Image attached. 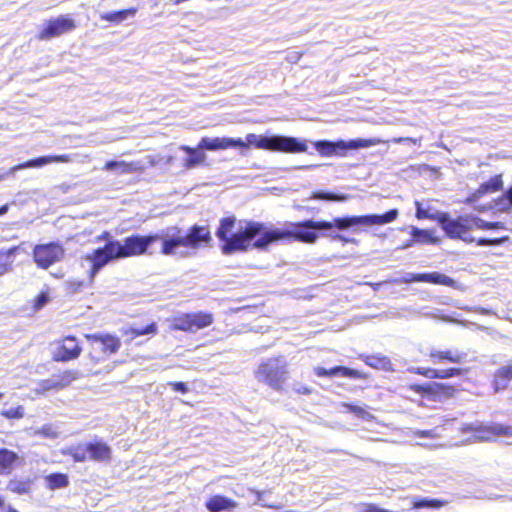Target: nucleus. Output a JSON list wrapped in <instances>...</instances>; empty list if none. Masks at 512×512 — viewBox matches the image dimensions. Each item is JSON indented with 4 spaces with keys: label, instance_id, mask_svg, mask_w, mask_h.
I'll use <instances>...</instances> for the list:
<instances>
[{
    "label": "nucleus",
    "instance_id": "obj_56",
    "mask_svg": "<svg viewBox=\"0 0 512 512\" xmlns=\"http://www.w3.org/2000/svg\"><path fill=\"white\" fill-rule=\"evenodd\" d=\"M73 285H75V290H76V289H79L80 287H82L83 283L82 282H77V283H73Z\"/></svg>",
    "mask_w": 512,
    "mask_h": 512
},
{
    "label": "nucleus",
    "instance_id": "obj_15",
    "mask_svg": "<svg viewBox=\"0 0 512 512\" xmlns=\"http://www.w3.org/2000/svg\"><path fill=\"white\" fill-rule=\"evenodd\" d=\"M72 158L68 154H62V155H47V156H41L35 159H30L28 161H25L23 163L17 164L14 167L11 168V171H17L22 170L26 168H38L50 163H69L71 162Z\"/></svg>",
    "mask_w": 512,
    "mask_h": 512
},
{
    "label": "nucleus",
    "instance_id": "obj_3",
    "mask_svg": "<svg viewBox=\"0 0 512 512\" xmlns=\"http://www.w3.org/2000/svg\"><path fill=\"white\" fill-rule=\"evenodd\" d=\"M157 235L127 237L123 242L114 240L107 242L103 247L95 249L86 256L91 263L89 281L93 282L96 275L111 261L131 256L141 255L147 252L149 246L158 240Z\"/></svg>",
    "mask_w": 512,
    "mask_h": 512
},
{
    "label": "nucleus",
    "instance_id": "obj_51",
    "mask_svg": "<svg viewBox=\"0 0 512 512\" xmlns=\"http://www.w3.org/2000/svg\"><path fill=\"white\" fill-rule=\"evenodd\" d=\"M236 218L235 216H227L220 220V224H235Z\"/></svg>",
    "mask_w": 512,
    "mask_h": 512
},
{
    "label": "nucleus",
    "instance_id": "obj_7",
    "mask_svg": "<svg viewBox=\"0 0 512 512\" xmlns=\"http://www.w3.org/2000/svg\"><path fill=\"white\" fill-rule=\"evenodd\" d=\"M381 143L380 139L370 138V139H353L348 142L345 141H337L330 142L326 140H321L315 142V149L319 152L321 156L329 157L338 152V150H348V149H359V148H368L371 146H375Z\"/></svg>",
    "mask_w": 512,
    "mask_h": 512
},
{
    "label": "nucleus",
    "instance_id": "obj_2",
    "mask_svg": "<svg viewBox=\"0 0 512 512\" xmlns=\"http://www.w3.org/2000/svg\"><path fill=\"white\" fill-rule=\"evenodd\" d=\"M249 146L272 152L291 154L306 152L308 149V145L305 140H299L295 137L282 135L267 137L249 133L246 135L245 141L241 138L202 137L198 142L197 147H190L187 145H182L180 147V149L188 155V157L183 160V167L186 170H191L198 166L207 165V155L204 152L205 150L217 151L230 148L246 150Z\"/></svg>",
    "mask_w": 512,
    "mask_h": 512
},
{
    "label": "nucleus",
    "instance_id": "obj_57",
    "mask_svg": "<svg viewBox=\"0 0 512 512\" xmlns=\"http://www.w3.org/2000/svg\"><path fill=\"white\" fill-rule=\"evenodd\" d=\"M386 282H379V283H376L374 284V289L376 290L378 287L382 286L383 284H385Z\"/></svg>",
    "mask_w": 512,
    "mask_h": 512
},
{
    "label": "nucleus",
    "instance_id": "obj_11",
    "mask_svg": "<svg viewBox=\"0 0 512 512\" xmlns=\"http://www.w3.org/2000/svg\"><path fill=\"white\" fill-rule=\"evenodd\" d=\"M461 430L463 432L473 431L475 433V437L480 440H487L491 436H512V427L499 423H492L486 426L480 425L477 427L465 425Z\"/></svg>",
    "mask_w": 512,
    "mask_h": 512
},
{
    "label": "nucleus",
    "instance_id": "obj_26",
    "mask_svg": "<svg viewBox=\"0 0 512 512\" xmlns=\"http://www.w3.org/2000/svg\"><path fill=\"white\" fill-rule=\"evenodd\" d=\"M190 315L193 332L210 326L214 321L213 315L209 312L200 311L196 313H190Z\"/></svg>",
    "mask_w": 512,
    "mask_h": 512
},
{
    "label": "nucleus",
    "instance_id": "obj_4",
    "mask_svg": "<svg viewBox=\"0 0 512 512\" xmlns=\"http://www.w3.org/2000/svg\"><path fill=\"white\" fill-rule=\"evenodd\" d=\"M208 226H191L185 236H172L162 239L161 252L176 258H186L195 254L202 242L210 240Z\"/></svg>",
    "mask_w": 512,
    "mask_h": 512
},
{
    "label": "nucleus",
    "instance_id": "obj_23",
    "mask_svg": "<svg viewBox=\"0 0 512 512\" xmlns=\"http://www.w3.org/2000/svg\"><path fill=\"white\" fill-rule=\"evenodd\" d=\"M512 380V365L502 366L496 370L493 380L495 393L505 390Z\"/></svg>",
    "mask_w": 512,
    "mask_h": 512
},
{
    "label": "nucleus",
    "instance_id": "obj_16",
    "mask_svg": "<svg viewBox=\"0 0 512 512\" xmlns=\"http://www.w3.org/2000/svg\"><path fill=\"white\" fill-rule=\"evenodd\" d=\"M428 356L433 363L447 361L454 364H462L465 362L468 354L458 349L439 350L437 348H431Z\"/></svg>",
    "mask_w": 512,
    "mask_h": 512
},
{
    "label": "nucleus",
    "instance_id": "obj_47",
    "mask_svg": "<svg viewBox=\"0 0 512 512\" xmlns=\"http://www.w3.org/2000/svg\"><path fill=\"white\" fill-rule=\"evenodd\" d=\"M391 142H393L395 144L412 143V144L416 145L419 143V140L415 139V138H411V137H397V138H393L391 140Z\"/></svg>",
    "mask_w": 512,
    "mask_h": 512
},
{
    "label": "nucleus",
    "instance_id": "obj_40",
    "mask_svg": "<svg viewBox=\"0 0 512 512\" xmlns=\"http://www.w3.org/2000/svg\"><path fill=\"white\" fill-rule=\"evenodd\" d=\"M70 455L72 456V458L75 462L86 461L87 455H88L87 444L85 445V447L79 446L76 448H72L70 451Z\"/></svg>",
    "mask_w": 512,
    "mask_h": 512
},
{
    "label": "nucleus",
    "instance_id": "obj_49",
    "mask_svg": "<svg viewBox=\"0 0 512 512\" xmlns=\"http://www.w3.org/2000/svg\"><path fill=\"white\" fill-rule=\"evenodd\" d=\"M501 242L500 239L494 238V239H488V238H479L478 244L479 245H496Z\"/></svg>",
    "mask_w": 512,
    "mask_h": 512
},
{
    "label": "nucleus",
    "instance_id": "obj_20",
    "mask_svg": "<svg viewBox=\"0 0 512 512\" xmlns=\"http://www.w3.org/2000/svg\"><path fill=\"white\" fill-rule=\"evenodd\" d=\"M205 507L209 512H231L238 507V503L224 495H213L206 503Z\"/></svg>",
    "mask_w": 512,
    "mask_h": 512
},
{
    "label": "nucleus",
    "instance_id": "obj_59",
    "mask_svg": "<svg viewBox=\"0 0 512 512\" xmlns=\"http://www.w3.org/2000/svg\"><path fill=\"white\" fill-rule=\"evenodd\" d=\"M7 512H18L16 509L12 508V507H9Z\"/></svg>",
    "mask_w": 512,
    "mask_h": 512
},
{
    "label": "nucleus",
    "instance_id": "obj_35",
    "mask_svg": "<svg viewBox=\"0 0 512 512\" xmlns=\"http://www.w3.org/2000/svg\"><path fill=\"white\" fill-rule=\"evenodd\" d=\"M495 204L500 210L512 207V185L496 199Z\"/></svg>",
    "mask_w": 512,
    "mask_h": 512
},
{
    "label": "nucleus",
    "instance_id": "obj_44",
    "mask_svg": "<svg viewBox=\"0 0 512 512\" xmlns=\"http://www.w3.org/2000/svg\"><path fill=\"white\" fill-rule=\"evenodd\" d=\"M49 301V296L47 293H40L36 299H35V303H34V309L35 310H40L42 309Z\"/></svg>",
    "mask_w": 512,
    "mask_h": 512
},
{
    "label": "nucleus",
    "instance_id": "obj_24",
    "mask_svg": "<svg viewBox=\"0 0 512 512\" xmlns=\"http://www.w3.org/2000/svg\"><path fill=\"white\" fill-rule=\"evenodd\" d=\"M88 456L94 461H105L110 459L111 448L104 442L87 443Z\"/></svg>",
    "mask_w": 512,
    "mask_h": 512
},
{
    "label": "nucleus",
    "instance_id": "obj_9",
    "mask_svg": "<svg viewBox=\"0 0 512 512\" xmlns=\"http://www.w3.org/2000/svg\"><path fill=\"white\" fill-rule=\"evenodd\" d=\"M63 255L64 250L57 243L37 245L33 251V257L36 264L43 269H47L54 263L60 261Z\"/></svg>",
    "mask_w": 512,
    "mask_h": 512
},
{
    "label": "nucleus",
    "instance_id": "obj_14",
    "mask_svg": "<svg viewBox=\"0 0 512 512\" xmlns=\"http://www.w3.org/2000/svg\"><path fill=\"white\" fill-rule=\"evenodd\" d=\"M85 338L90 341L92 345H100L102 350L109 354L116 353L121 347L120 339L109 333L85 334Z\"/></svg>",
    "mask_w": 512,
    "mask_h": 512
},
{
    "label": "nucleus",
    "instance_id": "obj_61",
    "mask_svg": "<svg viewBox=\"0 0 512 512\" xmlns=\"http://www.w3.org/2000/svg\"><path fill=\"white\" fill-rule=\"evenodd\" d=\"M3 396H4V394L0 392V399H2Z\"/></svg>",
    "mask_w": 512,
    "mask_h": 512
},
{
    "label": "nucleus",
    "instance_id": "obj_34",
    "mask_svg": "<svg viewBox=\"0 0 512 512\" xmlns=\"http://www.w3.org/2000/svg\"><path fill=\"white\" fill-rule=\"evenodd\" d=\"M343 407H345L350 413H353L354 415H356L358 418H360L362 420L369 421L374 418V416L371 413H369L368 411H366L363 407L353 405V404H348V403H344Z\"/></svg>",
    "mask_w": 512,
    "mask_h": 512
},
{
    "label": "nucleus",
    "instance_id": "obj_29",
    "mask_svg": "<svg viewBox=\"0 0 512 512\" xmlns=\"http://www.w3.org/2000/svg\"><path fill=\"white\" fill-rule=\"evenodd\" d=\"M364 361L368 366L376 369L389 370L391 367V361L386 356L370 355L366 356Z\"/></svg>",
    "mask_w": 512,
    "mask_h": 512
},
{
    "label": "nucleus",
    "instance_id": "obj_10",
    "mask_svg": "<svg viewBox=\"0 0 512 512\" xmlns=\"http://www.w3.org/2000/svg\"><path fill=\"white\" fill-rule=\"evenodd\" d=\"M82 348L79 346L77 340L73 336H67L56 344L55 351L53 352V359L55 361H69L79 357Z\"/></svg>",
    "mask_w": 512,
    "mask_h": 512
},
{
    "label": "nucleus",
    "instance_id": "obj_22",
    "mask_svg": "<svg viewBox=\"0 0 512 512\" xmlns=\"http://www.w3.org/2000/svg\"><path fill=\"white\" fill-rule=\"evenodd\" d=\"M137 11L138 10L136 7H130V8H126V9L117 10V11L106 12V13H102L100 15V19L102 21H106L110 24L118 25V24L124 22L128 18L134 17L136 15Z\"/></svg>",
    "mask_w": 512,
    "mask_h": 512
},
{
    "label": "nucleus",
    "instance_id": "obj_17",
    "mask_svg": "<svg viewBox=\"0 0 512 512\" xmlns=\"http://www.w3.org/2000/svg\"><path fill=\"white\" fill-rule=\"evenodd\" d=\"M74 379L72 372L65 371L61 375L53 376L49 379L41 380L38 383V388L35 389L37 393H44L50 390H59L67 387Z\"/></svg>",
    "mask_w": 512,
    "mask_h": 512
},
{
    "label": "nucleus",
    "instance_id": "obj_13",
    "mask_svg": "<svg viewBox=\"0 0 512 512\" xmlns=\"http://www.w3.org/2000/svg\"><path fill=\"white\" fill-rule=\"evenodd\" d=\"M416 217L418 220L435 221L438 224H459L457 221H451L447 213L441 212L431 205L423 206L416 203Z\"/></svg>",
    "mask_w": 512,
    "mask_h": 512
},
{
    "label": "nucleus",
    "instance_id": "obj_5",
    "mask_svg": "<svg viewBox=\"0 0 512 512\" xmlns=\"http://www.w3.org/2000/svg\"><path fill=\"white\" fill-rule=\"evenodd\" d=\"M287 362L284 357L264 360L255 371V378L270 388L280 391L288 379Z\"/></svg>",
    "mask_w": 512,
    "mask_h": 512
},
{
    "label": "nucleus",
    "instance_id": "obj_42",
    "mask_svg": "<svg viewBox=\"0 0 512 512\" xmlns=\"http://www.w3.org/2000/svg\"><path fill=\"white\" fill-rule=\"evenodd\" d=\"M414 435L417 437L437 438L440 434L438 433V428H434L429 430H416L414 431Z\"/></svg>",
    "mask_w": 512,
    "mask_h": 512
},
{
    "label": "nucleus",
    "instance_id": "obj_8",
    "mask_svg": "<svg viewBox=\"0 0 512 512\" xmlns=\"http://www.w3.org/2000/svg\"><path fill=\"white\" fill-rule=\"evenodd\" d=\"M390 282L395 284L413 283V282H427L436 285H444L448 287H455L456 281L451 277L440 272L428 273H404L401 277L394 278Z\"/></svg>",
    "mask_w": 512,
    "mask_h": 512
},
{
    "label": "nucleus",
    "instance_id": "obj_45",
    "mask_svg": "<svg viewBox=\"0 0 512 512\" xmlns=\"http://www.w3.org/2000/svg\"><path fill=\"white\" fill-rule=\"evenodd\" d=\"M416 373L427 378L433 379L436 378L438 370L433 368H418Z\"/></svg>",
    "mask_w": 512,
    "mask_h": 512
},
{
    "label": "nucleus",
    "instance_id": "obj_54",
    "mask_svg": "<svg viewBox=\"0 0 512 512\" xmlns=\"http://www.w3.org/2000/svg\"><path fill=\"white\" fill-rule=\"evenodd\" d=\"M442 320H444V321H450V322H454V323H458V321H457V320L451 319V318H449V317H447V316H443V317H442Z\"/></svg>",
    "mask_w": 512,
    "mask_h": 512
},
{
    "label": "nucleus",
    "instance_id": "obj_39",
    "mask_svg": "<svg viewBox=\"0 0 512 512\" xmlns=\"http://www.w3.org/2000/svg\"><path fill=\"white\" fill-rule=\"evenodd\" d=\"M35 434L43 436L48 439H56L59 435L58 431L52 425L49 424L43 425L35 432Z\"/></svg>",
    "mask_w": 512,
    "mask_h": 512
},
{
    "label": "nucleus",
    "instance_id": "obj_37",
    "mask_svg": "<svg viewBox=\"0 0 512 512\" xmlns=\"http://www.w3.org/2000/svg\"><path fill=\"white\" fill-rule=\"evenodd\" d=\"M445 504L444 501L438 499L423 498L414 502L413 507L420 508H440Z\"/></svg>",
    "mask_w": 512,
    "mask_h": 512
},
{
    "label": "nucleus",
    "instance_id": "obj_25",
    "mask_svg": "<svg viewBox=\"0 0 512 512\" xmlns=\"http://www.w3.org/2000/svg\"><path fill=\"white\" fill-rule=\"evenodd\" d=\"M17 459L18 455L15 452L7 448H0V475L10 473Z\"/></svg>",
    "mask_w": 512,
    "mask_h": 512
},
{
    "label": "nucleus",
    "instance_id": "obj_30",
    "mask_svg": "<svg viewBox=\"0 0 512 512\" xmlns=\"http://www.w3.org/2000/svg\"><path fill=\"white\" fill-rule=\"evenodd\" d=\"M472 226H441L442 230L451 237H459L465 241H474V239H468V234Z\"/></svg>",
    "mask_w": 512,
    "mask_h": 512
},
{
    "label": "nucleus",
    "instance_id": "obj_31",
    "mask_svg": "<svg viewBox=\"0 0 512 512\" xmlns=\"http://www.w3.org/2000/svg\"><path fill=\"white\" fill-rule=\"evenodd\" d=\"M46 482L51 490L66 487L69 483L68 477L62 473H53L46 477Z\"/></svg>",
    "mask_w": 512,
    "mask_h": 512
},
{
    "label": "nucleus",
    "instance_id": "obj_52",
    "mask_svg": "<svg viewBox=\"0 0 512 512\" xmlns=\"http://www.w3.org/2000/svg\"><path fill=\"white\" fill-rule=\"evenodd\" d=\"M296 224H305V225H308V224H329L328 222H314L312 220H305V221H301V222H297Z\"/></svg>",
    "mask_w": 512,
    "mask_h": 512
},
{
    "label": "nucleus",
    "instance_id": "obj_28",
    "mask_svg": "<svg viewBox=\"0 0 512 512\" xmlns=\"http://www.w3.org/2000/svg\"><path fill=\"white\" fill-rule=\"evenodd\" d=\"M17 250V247H11L8 250L0 251V276L11 271L13 264L12 257L16 254Z\"/></svg>",
    "mask_w": 512,
    "mask_h": 512
},
{
    "label": "nucleus",
    "instance_id": "obj_38",
    "mask_svg": "<svg viewBox=\"0 0 512 512\" xmlns=\"http://www.w3.org/2000/svg\"><path fill=\"white\" fill-rule=\"evenodd\" d=\"M1 416L6 419H21L24 417L23 406H17L15 408L4 409L1 411Z\"/></svg>",
    "mask_w": 512,
    "mask_h": 512
},
{
    "label": "nucleus",
    "instance_id": "obj_27",
    "mask_svg": "<svg viewBox=\"0 0 512 512\" xmlns=\"http://www.w3.org/2000/svg\"><path fill=\"white\" fill-rule=\"evenodd\" d=\"M413 230L411 235L413 240L423 244H434L438 242V237L434 235V230L419 229L416 226H412Z\"/></svg>",
    "mask_w": 512,
    "mask_h": 512
},
{
    "label": "nucleus",
    "instance_id": "obj_12",
    "mask_svg": "<svg viewBox=\"0 0 512 512\" xmlns=\"http://www.w3.org/2000/svg\"><path fill=\"white\" fill-rule=\"evenodd\" d=\"M398 211L391 209L382 215H364L335 219L334 224H386L396 219Z\"/></svg>",
    "mask_w": 512,
    "mask_h": 512
},
{
    "label": "nucleus",
    "instance_id": "obj_53",
    "mask_svg": "<svg viewBox=\"0 0 512 512\" xmlns=\"http://www.w3.org/2000/svg\"><path fill=\"white\" fill-rule=\"evenodd\" d=\"M297 392L304 395H308L311 393V390L308 387H300L297 389Z\"/></svg>",
    "mask_w": 512,
    "mask_h": 512
},
{
    "label": "nucleus",
    "instance_id": "obj_36",
    "mask_svg": "<svg viewBox=\"0 0 512 512\" xmlns=\"http://www.w3.org/2000/svg\"><path fill=\"white\" fill-rule=\"evenodd\" d=\"M157 327L155 323L148 324L144 327H132L129 329V331H126L125 333H131L132 337H138L143 335H149L156 333Z\"/></svg>",
    "mask_w": 512,
    "mask_h": 512
},
{
    "label": "nucleus",
    "instance_id": "obj_55",
    "mask_svg": "<svg viewBox=\"0 0 512 512\" xmlns=\"http://www.w3.org/2000/svg\"><path fill=\"white\" fill-rule=\"evenodd\" d=\"M8 207L6 205L0 207V214H3L7 211Z\"/></svg>",
    "mask_w": 512,
    "mask_h": 512
},
{
    "label": "nucleus",
    "instance_id": "obj_6",
    "mask_svg": "<svg viewBox=\"0 0 512 512\" xmlns=\"http://www.w3.org/2000/svg\"><path fill=\"white\" fill-rule=\"evenodd\" d=\"M76 27V21L69 14H61L46 20L42 29L36 35V38L40 41L51 40L71 33Z\"/></svg>",
    "mask_w": 512,
    "mask_h": 512
},
{
    "label": "nucleus",
    "instance_id": "obj_43",
    "mask_svg": "<svg viewBox=\"0 0 512 512\" xmlns=\"http://www.w3.org/2000/svg\"><path fill=\"white\" fill-rule=\"evenodd\" d=\"M257 496V503L262 507H268V508H279L277 505L271 504L266 500L265 492L263 491H255Z\"/></svg>",
    "mask_w": 512,
    "mask_h": 512
},
{
    "label": "nucleus",
    "instance_id": "obj_1",
    "mask_svg": "<svg viewBox=\"0 0 512 512\" xmlns=\"http://www.w3.org/2000/svg\"><path fill=\"white\" fill-rule=\"evenodd\" d=\"M234 226H219L216 232L221 243L222 253L231 255L246 251L252 241L253 247L266 249L272 242L293 238L304 243H314L320 235H330L343 242L351 239L346 235L350 226H292L293 230L284 232L279 229L263 232L265 226H240L244 228L239 232H232Z\"/></svg>",
    "mask_w": 512,
    "mask_h": 512
},
{
    "label": "nucleus",
    "instance_id": "obj_46",
    "mask_svg": "<svg viewBox=\"0 0 512 512\" xmlns=\"http://www.w3.org/2000/svg\"><path fill=\"white\" fill-rule=\"evenodd\" d=\"M169 386H171L175 392H180L182 394L188 391L187 384L184 382H170Z\"/></svg>",
    "mask_w": 512,
    "mask_h": 512
},
{
    "label": "nucleus",
    "instance_id": "obj_50",
    "mask_svg": "<svg viewBox=\"0 0 512 512\" xmlns=\"http://www.w3.org/2000/svg\"><path fill=\"white\" fill-rule=\"evenodd\" d=\"M365 512H390L389 510H386L384 508H380L376 505H368Z\"/></svg>",
    "mask_w": 512,
    "mask_h": 512
},
{
    "label": "nucleus",
    "instance_id": "obj_19",
    "mask_svg": "<svg viewBox=\"0 0 512 512\" xmlns=\"http://www.w3.org/2000/svg\"><path fill=\"white\" fill-rule=\"evenodd\" d=\"M103 170L117 171L119 174L142 173L144 171V165L141 162L109 160L105 162Z\"/></svg>",
    "mask_w": 512,
    "mask_h": 512
},
{
    "label": "nucleus",
    "instance_id": "obj_41",
    "mask_svg": "<svg viewBox=\"0 0 512 512\" xmlns=\"http://www.w3.org/2000/svg\"><path fill=\"white\" fill-rule=\"evenodd\" d=\"M463 374V369L461 368H448L444 370H438L436 378L438 379H448L456 376H461Z\"/></svg>",
    "mask_w": 512,
    "mask_h": 512
},
{
    "label": "nucleus",
    "instance_id": "obj_32",
    "mask_svg": "<svg viewBox=\"0 0 512 512\" xmlns=\"http://www.w3.org/2000/svg\"><path fill=\"white\" fill-rule=\"evenodd\" d=\"M172 328L179 331L193 332L190 313L174 318Z\"/></svg>",
    "mask_w": 512,
    "mask_h": 512
},
{
    "label": "nucleus",
    "instance_id": "obj_48",
    "mask_svg": "<svg viewBox=\"0 0 512 512\" xmlns=\"http://www.w3.org/2000/svg\"><path fill=\"white\" fill-rule=\"evenodd\" d=\"M314 198L320 199V200H336L337 199V197L334 194L328 193V192H317L314 194Z\"/></svg>",
    "mask_w": 512,
    "mask_h": 512
},
{
    "label": "nucleus",
    "instance_id": "obj_21",
    "mask_svg": "<svg viewBox=\"0 0 512 512\" xmlns=\"http://www.w3.org/2000/svg\"><path fill=\"white\" fill-rule=\"evenodd\" d=\"M315 374L319 377H334V376H342L353 379L363 378V375L358 370L344 367V366H335L331 369H326L323 367L314 368Z\"/></svg>",
    "mask_w": 512,
    "mask_h": 512
},
{
    "label": "nucleus",
    "instance_id": "obj_33",
    "mask_svg": "<svg viewBox=\"0 0 512 512\" xmlns=\"http://www.w3.org/2000/svg\"><path fill=\"white\" fill-rule=\"evenodd\" d=\"M7 489L13 493L25 494L30 489V483L25 480L12 479L8 482Z\"/></svg>",
    "mask_w": 512,
    "mask_h": 512
},
{
    "label": "nucleus",
    "instance_id": "obj_18",
    "mask_svg": "<svg viewBox=\"0 0 512 512\" xmlns=\"http://www.w3.org/2000/svg\"><path fill=\"white\" fill-rule=\"evenodd\" d=\"M503 190L502 174L491 177L488 181L481 183L470 196V200H478L487 194L496 193Z\"/></svg>",
    "mask_w": 512,
    "mask_h": 512
},
{
    "label": "nucleus",
    "instance_id": "obj_60",
    "mask_svg": "<svg viewBox=\"0 0 512 512\" xmlns=\"http://www.w3.org/2000/svg\"><path fill=\"white\" fill-rule=\"evenodd\" d=\"M475 224H479V222H476ZM480 224H487V225H490L492 224L491 222H484V221H480Z\"/></svg>",
    "mask_w": 512,
    "mask_h": 512
},
{
    "label": "nucleus",
    "instance_id": "obj_58",
    "mask_svg": "<svg viewBox=\"0 0 512 512\" xmlns=\"http://www.w3.org/2000/svg\"><path fill=\"white\" fill-rule=\"evenodd\" d=\"M477 228H483L484 226H476ZM488 228H498L499 226H492V225H489L487 226Z\"/></svg>",
    "mask_w": 512,
    "mask_h": 512
}]
</instances>
